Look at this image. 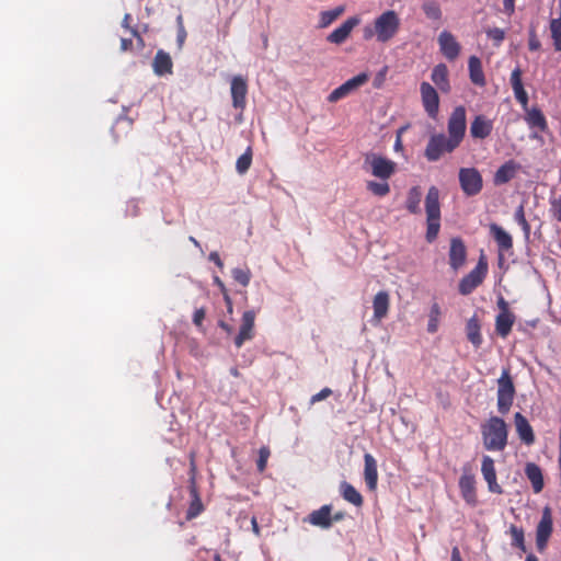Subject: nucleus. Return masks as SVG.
Segmentation results:
<instances>
[{
	"instance_id": "obj_51",
	"label": "nucleus",
	"mask_w": 561,
	"mask_h": 561,
	"mask_svg": "<svg viewBox=\"0 0 561 561\" xmlns=\"http://www.w3.org/2000/svg\"><path fill=\"white\" fill-rule=\"evenodd\" d=\"M205 316H206V311L204 308L196 309L193 314V323L196 327L202 328Z\"/></svg>"
},
{
	"instance_id": "obj_12",
	"label": "nucleus",
	"mask_w": 561,
	"mask_h": 561,
	"mask_svg": "<svg viewBox=\"0 0 561 561\" xmlns=\"http://www.w3.org/2000/svg\"><path fill=\"white\" fill-rule=\"evenodd\" d=\"M552 533V515L549 507H545L541 519L536 530V543L539 551H542Z\"/></svg>"
},
{
	"instance_id": "obj_50",
	"label": "nucleus",
	"mask_w": 561,
	"mask_h": 561,
	"mask_svg": "<svg viewBox=\"0 0 561 561\" xmlns=\"http://www.w3.org/2000/svg\"><path fill=\"white\" fill-rule=\"evenodd\" d=\"M178 24H179V30H178V37H176V41H178V44L180 47H182L185 38H186V32H185V28L183 26V22H182V16L179 15L178 16Z\"/></svg>"
},
{
	"instance_id": "obj_56",
	"label": "nucleus",
	"mask_w": 561,
	"mask_h": 561,
	"mask_svg": "<svg viewBox=\"0 0 561 561\" xmlns=\"http://www.w3.org/2000/svg\"><path fill=\"white\" fill-rule=\"evenodd\" d=\"M504 11L511 15L515 10V0H503Z\"/></svg>"
},
{
	"instance_id": "obj_57",
	"label": "nucleus",
	"mask_w": 561,
	"mask_h": 561,
	"mask_svg": "<svg viewBox=\"0 0 561 561\" xmlns=\"http://www.w3.org/2000/svg\"><path fill=\"white\" fill-rule=\"evenodd\" d=\"M224 300L226 302L228 313H232V311H233L232 300L227 293H225V295H224Z\"/></svg>"
},
{
	"instance_id": "obj_46",
	"label": "nucleus",
	"mask_w": 561,
	"mask_h": 561,
	"mask_svg": "<svg viewBox=\"0 0 561 561\" xmlns=\"http://www.w3.org/2000/svg\"><path fill=\"white\" fill-rule=\"evenodd\" d=\"M270 449L266 446H263L259 450V459H257V470L263 472L267 465V459L270 457Z\"/></svg>"
},
{
	"instance_id": "obj_26",
	"label": "nucleus",
	"mask_w": 561,
	"mask_h": 561,
	"mask_svg": "<svg viewBox=\"0 0 561 561\" xmlns=\"http://www.w3.org/2000/svg\"><path fill=\"white\" fill-rule=\"evenodd\" d=\"M308 522L313 526L329 528L332 525L331 507L329 505H324L321 508L313 511L309 514Z\"/></svg>"
},
{
	"instance_id": "obj_43",
	"label": "nucleus",
	"mask_w": 561,
	"mask_h": 561,
	"mask_svg": "<svg viewBox=\"0 0 561 561\" xmlns=\"http://www.w3.org/2000/svg\"><path fill=\"white\" fill-rule=\"evenodd\" d=\"M550 30L554 48L561 51V18L551 20Z\"/></svg>"
},
{
	"instance_id": "obj_28",
	"label": "nucleus",
	"mask_w": 561,
	"mask_h": 561,
	"mask_svg": "<svg viewBox=\"0 0 561 561\" xmlns=\"http://www.w3.org/2000/svg\"><path fill=\"white\" fill-rule=\"evenodd\" d=\"M172 60L168 53L163 50H159L153 59V71L158 76H163L167 73H172Z\"/></svg>"
},
{
	"instance_id": "obj_49",
	"label": "nucleus",
	"mask_w": 561,
	"mask_h": 561,
	"mask_svg": "<svg viewBox=\"0 0 561 561\" xmlns=\"http://www.w3.org/2000/svg\"><path fill=\"white\" fill-rule=\"evenodd\" d=\"M511 84H512V88L514 89L515 87H520L523 85L522 83V70L519 67L515 68L513 71H512V75H511Z\"/></svg>"
},
{
	"instance_id": "obj_33",
	"label": "nucleus",
	"mask_w": 561,
	"mask_h": 561,
	"mask_svg": "<svg viewBox=\"0 0 561 561\" xmlns=\"http://www.w3.org/2000/svg\"><path fill=\"white\" fill-rule=\"evenodd\" d=\"M341 494L343 499L355 506H360L363 504V497L360 493L350 483L342 482L340 485Z\"/></svg>"
},
{
	"instance_id": "obj_30",
	"label": "nucleus",
	"mask_w": 561,
	"mask_h": 561,
	"mask_svg": "<svg viewBox=\"0 0 561 561\" xmlns=\"http://www.w3.org/2000/svg\"><path fill=\"white\" fill-rule=\"evenodd\" d=\"M525 473H526V477L531 482L534 492L535 493L541 492V490L543 488V478H542L541 469L536 463L529 462L526 465Z\"/></svg>"
},
{
	"instance_id": "obj_24",
	"label": "nucleus",
	"mask_w": 561,
	"mask_h": 561,
	"mask_svg": "<svg viewBox=\"0 0 561 561\" xmlns=\"http://www.w3.org/2000/svg\"><path fill=\"white\" fill-rule=\"evenodd\" d=\"M519 165L514 160H508L495 172L493 182L495 185H503L510 182L518 171Z\"/></svg>"
},
{
	"instance_id": "obj_17",
	"label": "nucleus",
	"mask_w": 561,
	"mask_h": 561,
	"mask_svg": "<svg viewBox=\"0 0 561 561\" xmlns=\"http://www.w3.org/2000/svg\"><path fill=\"white\" fill-rule=\"evenodd\" d=\"M389 302H390V298H389V294L387 291L381 290L375 295L374 300H373L374 314L370 320V322L374 325L379 324L381 322V320L387 317L388 310H389Z\"/></svg>"
},
{
	"instance_id": "obj_23",
	"label": "nucleus",
	"mask_w": 561,
	"mask_h": 561,
	"mask_svg": "<svg viewBox=\"0 0 561 561\" xmlns=\"http://www.w3.org/2000/svg\"><path fill=\"white\" fill-rule=\"evenodd\" d=\"M365 468H364V479L367 488L370 491H374L377 486L378 481V471H377V461L370 454L364 455Z\"/></svg>"
},
{
	"instance_id": "obj_2",
	"label": "nucleus",
	"mask_w": 561,
	"mask_h": 561,
	"mask_svg": "<svg viewBox=\"0 0 561 561\" xmlns=\"http://www.w3.org/2000/svg\"><path fill=\"white\" fill-rule=\"evenodd\" d=\"M426 211V241L432 243L436 240L440 229V205L439 190L431 186L425 197Z\"/></svg>"
},
{
	"instance_id": "obj_16",
	"label": "nucleus",
	"mask_w": 561,
	"mask_h": 561,
	"mask_svg": "<svg viewBox=\"0 0 561 561\" xmlns=\"http://www.w3.org/2000/svg\"><path fill=\"white\" fill-rule=\"evenodd\" d=\"M359 23V16L355 15L348 18L337 28H335L332 33L328 35V42L336 45L344 43L352 33V31L354 30V27H356Z\"/></svg>"
},
{
	"instance_id": "obj_42",
	"label": "nucleus",
	"mask_w": 561,
	"mask_h": 561,
	"mask_svg": "<svg viewBox=\"0 0 561 561\" xmlns=\"http://www.w3.org/2000/svg\"><path fill=\"white\" fill-rule=\"evenodd\" d=\"M422 9L428 19L439 20L442 16V11H440L439 5L433 0L425 1L422 5Z\"/></svg>"
},
{
	"instance_id": "obj_41",
	"label": "nucleus",
	"mask_w": 561,
	"mask_h": 561,
	"mask_svg": "<svg viewBox=\"0 0 561 561\" xmlns=\"http://www.w3.org/2000/svg\"><path fill=\"white\" fill-rule=\"evenodd\" d=\"M192 495H193V500L191 502V505H190V507L187 510V514H186L187 519L195 518L203 511V504H202L201 499L198 497L195 489H192Z\"/></svg>"
},
{
	"instance_id": "obj_48",
	"label": "nucleus",
	"mask_w": 561,
	"mask_h": 561,
	"mask_svg": "<svg viewBox=\"0 0 561 561\" xmlns=\"http://www.w3.org/2000/svg\"><path fill=\"white\" fill-rule=\"evenodd\" d=\"M513 91H514V95H515L516 100H517L519 103H522V104H526V103H527V101H528V96H527V93H526V91H525V89H524V87H523V85H520V87H515V88L513 89Z\"/></svg>"
},
{
	"instance_id": "obj_47",
	"label": "nucleus",
	"mask_w": 561,
	"mask_h": 561,
	"mask_svg": "<svg viewBox=\"0 0 561 561\" xmlns=\"http://www.w3.org/2000/svg\"><path fill=\"white\" fill-rule=\"evenodd\" d=\"M331 393H332V390L330 388H323L321 391H319L318 393L313 394L310 398V404H314L317 402H320V401L327 399L329 396H331Z\"/></svg>"
},
{
	"instance_id": "obj_55",
	"label": "nucleus",
	"mask_w": 561,
	"mask_h": 561,
	"mask_svg": "<svg viewBox=\"0 0 561 561\" xmlns=\"http://www.w3.org/2000/svg\"><path fill=\"white\" fill-rule=\"evenodd\" d=\"M209 261L214 262L219 268L224 267V263L218 254V252L214 251L209 253Z\"/></svg>"
},
{
	"instance_id": "obj_5",
	"label": "nucleus",
	"mask_w": 561,
	"mask_h": 561,
	"mask_svg": "<svg viewBox=\"0 0 561 561\" xmlns=\"http://www.w3.org/2000/svg\"><path fill=\"white\" fill-rule=\"evenodd\" d=\"M459 146L449 139L445 134L431 135L426 145L424 156L430 162L438 161L444 153H450Z\"/></svg>"
},
{
	"instance_id": "obj_3",
	"label": "nucleus",
	"mask_w": 561,
	"mask_h": 561,
	"mask_svg": "<svg viewBox=\"0 0 561 561\" xmlns=\"http://www.w3.org/2000/svg\"><path fill=\"white\" fill-rule=\"evenodd\" d=\"M378 43H388L399 33L401 20L393 10H387L378 15L375 21Z\"/></svg>"
},
{
	"instance_id": "obj_7",
	"label": "nucleus",
	"mask_w": 561,
	"mask_h": 561,
	"mask_svg": "<svg viewBox=\"0 0 561 561\" xmlns=\"http://www.w3.org/2000/svg\"><path fill=\"white\" fill-rule=\"evenodd\" d=\"M459 185L466 196L478 195L483 187V179L476 168H460L458 172Z\"/></svg>"
},
{
	"instance_id": "obj_45",
	"label": "nucleus",
	"mask_w": 561,
	"mask_h": 561,
	"mask_svg": "<svg viewBox=\"0 0 561 561\" xmlns=\"http://www.w3.org/2000/svg\"><path fill=\"white\" fill-rule=\"evenodd\" d=\"M486 36L493 41L495 46H500L505 38V31L499 27L489 28Z\"/></svg>"
},
{
	"instance_id": "obj_21",
	"label": "nucleus",
	"mask_w": 561,
	"mask_h": 561,
	"mask_svg": "<svg viewBox=\"0 0 561 561\" xmlns=\"http://www.w3.org/2000/svg\"><path fill=\"white\" fill-rule=\"evenodd\" d=\"M514 422L520 440L526 445H531L535 442V435L527 419L522 413L517 412L514 415Z\"/></svg>"
},
{
	"instance_id": "obj_18",
	"label": "nucleus",
	"mask_w": 561,
	"mask_h": 561,
	"mask_svg": "<svg viewBox=\"0 0 561 561\" xmlns=\"http://www.w3.org/2000/svg\"><path fill=\"white\" fill-rule=\"evenodd\" d=\"M230 90L233 107L243 110L245 107V96L248 93L247 81L241 76L233 77Z\"/></svg>"
},
{
	"instance_id": "obj_40",
	"label": "nucleus",
	"mask_w": 561,
	"mask_h": 561,
	"mask_svg": "<svg viewBox=\"0 0 561 561\" xmlns=\"http://www.w3.org/2000/svg\"><path fill=\"white\" fill-rule=\"evenodd\" d=\"M252 163V149L248 147L245 152L241 154L236 162V170L239 174H244Z\"/></svg>"
},
{
	"instance_id": "obj_37",
	"label": "nucleus",
	"mask_w": 561,
	"mask_h": 561,
	"mask_svg": "<svg viewBox=\"0 0 561 561\" xmlns=\"http://www.w3.org/2000/svg\"><path fill=\"white\" fill-rule=\"evenodd\" d=\"M508 533L512 538L511 546L518 548L522 552H525L526 546H525V535H524L523 528L517 527L516 525H511Z\"/></svg>"
},
{
	"instance_id": "obj_53",
	"label": "nucleus",
	"mask_w": 561,
	"mask_h": 561,
	"mask_svg": "<svg viewBox=\"0 0 561 561\" xmlns=\"http://www.w3.org/2000/svg\"><path fill=\"white\" fill-rule=\"evenodd\" d=\"M514 219L518 225L525 224L527 220L525 218L524 206L519 205L514 214Z\"/></svg>"
},
{
	"instance_id": "obj_22",
	"label": "nucleus",
	"mask_w": 561,
	"mask_h": 561,
	"mask_svg": "<svg viewBox=\"0 0 561 561\" xmlns=\"http://www.w3.org/2000/svg\"><path fill=\"white\" fill-rule=\"evenodd\" d=\"M459 488L463 500L474 506L477 504L476 480L472 474H462L459 479Z\"/></svg>"
},
{
	"instance_id": "obj_62",
	"label": "nucleus",
	"mask_w": 561,
	"mask_h": 561,
	"mask_svg": "<svg viewBox=\"0 0 561 561\" xmlns=\"http://www.w3.org/2000/svg\"><path fill=\"white\" fill-rule=\"evenodd\" d=\"M214 283L220 288V290L222 291L224 295H225V293H227L225 284L221 282V279L218 276L214 277Z\"/></svg>"
},
{
	"instance_id": "obj_52",
	"label": "nucleus",
	"mask_w": 561,
	"mask_h": 561,
	"mask_svg": "<svg viewBox=\"0 0 561 561\" xmlns=\"http://www.w3.org/2000/svg\"><path fill=\"white\" fill-rule=\"evenodd\" d=\"M374 30H375V23H373L371 25H366L363 28L364 39L369 41L371 38H375L377 41V32H375Z\"/></svg>"
},
{
	"instance_id": "obj_63",
	"label": "nucleus",
	"mask_w": 561,
	"mask_h": 561,
	"mask_svg": "<svg viewBox=\"0 0 561 561\" xmlns=\"http://www.w3.org/2000/svg\"><path fill=\"white\" fill-rule=\"evenodd\" d=\"M251 525H252V530L253 533L259 536L260 535V527H259V524H257V520L255 517H252L251 519Z\"/></svg>"
},
{
	"instance_id": "obj_31",
	"label": "nucleus",
	"mask_w": 561,
	"mask_h": 561,
	"mask_svg": "<svg viewBox=\"0 0 561 561\" xmlns=\"http://www.w3.org/2000/svg\"><path fill=\"white\" fill-rule=\"evenodd\" d=\"M480 329V323L476 316L468 320L466 325L467 337L476 348H479L483 341Z\"/></svg>"
},
{
	"instance_id": "obj_36",
	"label": "nucleus",
	"mask_w": 561,
	"mask_h": 561,
	"mask_svg": "<svg viewBox=\"0 0 561 561\" xmlns=\"http://www.w3.org/2000/svg\"><path fill=\"white\" fill-rule=\"evenodd\" d=\"M525 119L529 127H536L541 131H543L547 128L546 118L541 111L538 108H531L530 111H528Z\"/></svg>"
},
{
	"instance_id": "obj_64",
	"label": "nucleus",
	"mask_w": 561,
	"mask_h": 561,
	"mask_svg": "<svg viewBox=\"0 0 561 561\" xmlns=\"http://www.w3.org/2000/svg\"><path fill=\"white\" fill-rule=\"evenodd\" d=\"M554 216L561 222V202L556 205Z\"/></svg>"
},
{
	"instance_id": "obj_58",
	"label": "nucleus",
	"mask_w": 561,
	"mask_h": 561,
	"mask_svg": "<svg viewBox=\"0 0 561 561\" xmlns=\"http://www.w3.org/2000/svg\"><path fill=\"white\" fill-rule=\"evenodd\" d=\"M131 45H133L131 39H128V38H122V41H121V49H122L123 51L128 50V49L131 47Z\"/></svg>"
},
{
	"instance_id": "obj_14",
	"label": "nucleus",
	"mask_w": 561,
	"mask_h": 561,
	"mask_svg": "<svg viewBox=\"0 0 561 561\" xmlns=\"http://www.w3.org/2000/svg\"><path fill=\"white\" fill-rule=\"evenodd\" d=\"M481 473L483 476V479L488 483V489L490 492L496 494L503 493V489L496 481L494 460L490 456L484 455L482 457Z\"/></svg>"
},
{
	"instance_id": "obj_20",
	"label": "nucleus",
	"mask_w": 561,
	"mask_h": 561,
	"mask_svg": "<svg viewBox=\"0 0 561 561\" xmlns=\"http://www.w3.org/2000/svg\"><path fill=\"white\" fill-rule=\"evenodd\" d=\"M493 122L484 115H477L470 125V135L474 139H484L491 135Z\"/></svg>"
},
{
	"instance_id": "obj_8",
	"label": "nucleus",
	"mask_w": 561,
	"mask_h": 561,
	"mask_svg": "<svg viewBox=\"0 0 561 561\" xmlns=\"http://www.w3.org/2000/svg\"><path fill=\"white\" fill-rule=\"evenodd\" d=\"M467 129V118H466V108L462 105H459L454 108L451 112L448 122H447V131L446 135L449 139H451L456 145H460L465 138Z\"/></svg>"
},
{
	"instance_id": "obj_61",
	"label": "nucleus",
	"mask_w": 561,
	"mask_h": 561,
	"mask_svg": "<svg viewBox=\"0 0 561 561\" xmlns=\"http://www.w3.org/2000/svg\"><path fill=\"white\" fill-rule=\"evenodd\" d=\"M450 561H462L460 557L459 549L457 547H454L451 550V560Z\"/></svg>"
},
{
	"instance_id": "obj_11",
	"label": "nucleus",
	"mask_w": 561,
	"mask_h": 561,
	"mask_svg": "<svg viewBox=\"0 0 561 561\" xmlns=\"http://www.w3.org/2000/svg\"><path fill=\"white\" fill-rule=\"evenodd\" d=\"M368 80V76L366 73H359L352 79L347 80L339 88L334 89L328 96L329 102H337L339 100L347 96L357 88L363 85Z\"/></svg>"
},
{
	"instance_id": "obj_13",
	"label": "nucleus",
	"mask_w": 561,
	"mask_h": 561,
	"mask_svg": "<svg viewBox=\"0 0 561 561\" xmlns=\"http://www.w3.org/2000/svg\"><path fill=\"white\" fill-rule=\"evenodd\" d=\"M420 90L426 113L435 118L439 107V98L436 90L428 82H422Z\"/></svg>"
},
{
	"instance_id": "obj_54",
	"label": "nucleus",
	"mask_w": 561,
	"mask_h": 561,
	"mask_svg": "<svg viewBox=\"0 0 561 561\" xmlns=\"http://www.w3.org/2000/svg\"><path fill=\"white\" fill-rule=\"evenodd\" d=\"M528 46L530 50H538L540 48V42L538 41L534 31L529 34Z\"/></svg>"
},
{
	"instance_id": "obj_15",
	"label": "nucleus",
	"mask_w": 561,
	"mask_h": 561,
	"mask_svg": "<svg viewBox=\"0 0 561 561\" xmlns=\"http://www.w3.org/2000/svg\"><path fill=\"white\" fill-rule=\"evenodd\" d=\"M438 45L442 54L448 59L454 60L459 56L460 45L456 37L448 31H443L438 35Z\"/></svg>"
},
{
	"instance_id": "obj_4",
	"label": "nucleus",
	"mask_w": 561,
	"mask_h": 561,
	"mask_svg": "<svg viewBox=\"0 0 561 561\" xmlns=\"http://www.w3.org/2000/svg\"><path fill=\"white\" fill-rule=\"evenodd\" d=\"M396 168V162L376 153L366 154L363 164V169L366 172L383 181H387L394 174Z\"/></svg>"
},
{
	"instance_id": "obj_9",
	"label": "nucleus",
	"mask_w": 561,
	"mask_h": 561,
	"mask_svg": "<svg viewBox=\"0 0 561 561\" xmlns=\"http://www.w3.org/2000/svg\"><path fill=\"white\" fill-rule=\"evenodd\" d=\"M488 272V264L481 259L477 266L466 275L459 283V291L462 295L472 293L484 279Z\"/></svg>"
},
{
	"instance_id": "obj_38",
	"label": "nucleus",
	"mask_w": 561,
	"mask_h": 561,
	"mask_svg": "<svg viewBox=\"0 0 561 561\" xmlns=\"http://www.w3.org/2000/svg\"><path fill=\"white\" fill-rule=\"evenodd\" d=\"M442 311L438 304H433L428 313L427 332L435 333L438 330Z\"/></svg>"
},
{
	"instance_id": "obj_19",
	"label": "nucleus",
	"mask_w": 561,
	"mask_h": 561,
	"mask_svg": "<svg viewBox=\"0 0 561 561\" xmlns=\"http://www.w3.org/2000/svg\"><path fill=\"white\" fill-rule=\"evenodd\" d=\"M467 250L460 238H453L449 249V264L454 271L459 270L466 262Z\"/></svg>"
},
{
	"instance_id": "obj_60",
	"label": "nucleus",
	"mask_w": 561,
	"mask_h": 561,
	"mask_svg": "<svg viewBox=\"0 0 561 561\" xmlns=\"http://www.w3.org/2000/svg\"><path fill=\"white\" fill-rule=\"evenodd\" d=\"M497 306L500 308V312L510 311L508 304L505 301L503 297L499 299Z\"/></svg>"
},
{
	"instance_id": "obj_29",
	"label": "nucleus",
	"mask_w": 561,
	"mask_h": 561,
	"mask_svg": "<svg viewBox=\"0 0 561 561\" xmlns=\"http://www.w3.org/2000/svg\"><path fill=\"white\" fill-rule=\"evenodd\" d=\"M432 81L437 85V88L443 92H448L450 90V84L448 81V69L446 65L438 64L434 67L432 71Z\"/></svg>"
},
{
	"instance_id": "obj_59",
	"label": "nucleus",
	"mask_w": 561,
	"mask_h": 561,
	"mask_svg": "<svg viewBox=\"0 0 561 561\" xmlns=\"http://www.w3.org/2000/svg\"><path fill=\"white\" fill-rule=\"evenodd\" d=\"M519 226L523 229L525 240L528 241L529 240V236H530V226H529L528 221H526L525 224H522Z\"/></svg>"
},
{
	"instance_id": "obj_6",
	"label": "nucleus",
	"mask_w": 561,
	"mask_h": 561,
	"mask_svg": "<svg viewBox=\"0 0 561 561\" xmlns=\"http://www.w3.org/2000/svg\"><path fill=\"white\" fill-rule=\"evenodd\" d=\"M515 387L510 376L508 369H503L497 379V410L501 414H506L514 400Z\"/></svg>"
},
{
	"instance_id": "obj_1",
	"label": "nucleus",
	"mask_w": 561,
	"mask_h": 561,
	"mask_svg": "<svg viewBox=\"0 0 561 561\" xmlns=\"http://www.w3.org/2000/svg\"><path fill=\"white\" fill-rule=\"evenodd\" d=\"M483 446L490 451H502L507 445V425L499 416H491L481 425Z\"/></svg>"
},
{
	"instance_id": "obj_44",
	"label": "nucleus",
	"mask_w": 561,
	"mask_h": 561,
	"mask_svg": "<svg viewBox=\"0 0 561 561\" xmlns=\"http://www.w3.org/2000/svg\"><path fill=\"white\" fill-rule=\"evenodd\" d=\"M233 279L242 286H248L251 280V272L249 268L236 267L231 271Z\"/></svg>"
},
{
	"instance_id": "obj_34",
	"label": "nucleus",
	"mask_w": 561,
	"mask_h": 561,
	"mask_svg": "<svg viewBox=\"0 0 561 561\" xmlns=\"http://www.w3.org/2000/svg\"><path fill=\"white\" fill-rule=\"evenodd\" d=\"M422 199L421 188L414 186L410 188L407 197L405 207L411 214H419L421 211L420 203Z\"/></svg>"
},
{
	"instance_id": "obj_39",
	"label": "nucleus",
	"mask_w": 561,
	"mask_h": 561,
	"mask_svg": "<svg viewBox=\"0 0 561 561\" xmlns=\"http://www.w3.org/2000/svg\"><path fill=\"white\" fill-rule=\"evenodd\" d=\"M366 187L369 192L379 197L386 196L390 192L388 182L383 180H380L379 182L368 181L366 183Z\"/></svg>"
},
{
	"instance_id": "obj_35",
	"label": "nucleus",
	"mask_w": 561,
	"mask_h": 561,
	"mask_svg": "<svg viewBox=\"0 0 561 561\" xmlns=\"http://www.w3.org/2000/svg\"><path fill=\"white\" fill-rule=\"evenodd\" d=\"M345 11L344 5H339L332 10L322 11L319 19V27L324 28L331 25Z\"/></svg>"
},
{
	"instance_id": "obj_10",
	"label": "nucleus",
	"mask_w": 561,
	"mask_h": 561,
	"mask_svg": "<svg viewBox=\"0 0 561 561\" xmlns=\"http://www.w3.org/2000/svg\"><path fill=\"white\" fill-rule=\"evenodd\" d=\"M256 313L254 310H245L242 313L241 325L238 335L234 337V345L240 348L244 342L254 337V321Z\"/></svg>"
},
{
	"instance_id": "obj_32",
	"label": "nucleus",
	"mask_w": 561,
	"mask_h": 561,
	"mask_svg": "<svg viewBox=\"0 0 561 561\" xmlns=\"http://www.w3.org/2000/svg\"><path fill=\"white\" fill-rule=\"evenodd\" d=\"M468 66L471 81L477 85H484L485 79L482 70L481 60L476 56H471L469 58Z\"/></svg>"
},
{
	"instance_id": "obj_25",
	"label": "nucleus",
	"mask_w": 561,
	"mask_h": 561,
	"mask_svg": "<svg viewBox=\"0 0 561 561\" xmlns=\"http://www.w3.org/2000/svg\"><path fill=\"white\" fill-rule=\"evenodd\" d=\"M490 232L495 240L499 251L505 252L512 249L513 247V239L512 236L505 231L501 226L496 224L490 225Z\"/></svg>"
},
{
	"instance_id": "obj_27",
	"label": "nucleus",
	"mask_w": 561,
	"mask_h": 561,
	"mask_svg": "<svg viewBox=\"0 0 561 561\" xmlns=\"http://www.w3.org/2000/svg\"><path fill=\"white\" fill-rule=\"evenodd\" d=\"M515 322V316L511 311L500 312L495 319V330L499 335L506 337Z\"/></svg>"
}]
</instances>
